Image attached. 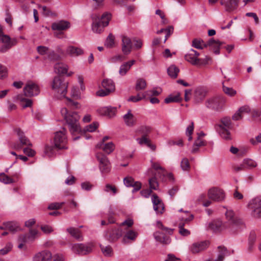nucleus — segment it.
Instances as JSON below:
<instances>
[{
	"mask_svg": "<svg viewBox=\"0 0 261 261\" xmlns=\"http://www.w3.org/2000/svg\"><path fill=\"white\" fill-rule=\"evenodd\" d=\"M61 114L72 135L81 132L79 123L80 117L76 112L69 111L67 108H63L61 110Z\"/></svg>",
	"mask_w": 261,
	"mask_h": 261,
	"instance_id": "nucleus-1",
	"label": "nucleus"
},
{
	"mask_svg": "<svg viewBox=\"0 0 261 261\" xmlns=\"http://www.w3.org/2000/svg\"><path fill=\"white\" fill-rule=\"evenodd\" d=\"M225 217L227 222L225 223L227 225V230L230 232H237L243 225L242 220L238 218L234 212L231 210L226 211Z\"/></svg>",
	"mask_w": 261,
	"mask_h": 261,
	"instance_id": "nucleus-2",
	"label": "nucleus"
},
{
	"mask_svg": "<svg viewBox=\"0 0 261 261\" xmlns=\"http://www.w3.org/2000/svg\"><path fill=\"white\" fill-rule=\"evenodd\" d=\"M67 131L63 128L61 130L55 133L54 138V146L47 147L46 151L49 154V152L53 151L55 148L58 149H67V139L66 135Z\"/></svg>",
	"mask_w": 261,
	"mask_h": 261,
	"instance_id": "nucleus-3",
	"label": "nucleus"
},
{
	"mask_svg": "<svg viewBox=\"0 0 261 261\" xmlns=\"http://www.w3.org/2000/svg\"><path fill=\"white\" fill-rule=\"evenodd\" d=\"M68 83L64 78L60 76H56L51 83L52 89L59 98L65 97L67 93Z\"/></svg>",
	"mask_w": 261,
	"mask_h": 261,
	"instance_id": "nucleus-4",
	"label": "nucleus"
},
{
	"mask_svg": "<svg viewBox=\"0 0 261 261\" xmlns=\"http://www.w3.org/2000/svg\"><path fill=\"white\" fill-rule=\"evenodd\" d=\"M0 43L3 44L0 47V52L4 53L8 51L13 46L16 45L17 40L16 38H11L9 35L5 34L2 26L0 25Z\"/></svg>",
	"mask_w": 261,
	"mask_h": 261,
	"instance_id": "nucleus-5",
	"label": "nucleus"
},
{
	"mask_svg": "<svg viewBox=\"0 0 261 261\" xmlns=\"http://www.w3.org/2000/svg\"><path fill=\"white\" fill-rule=\"evenodd\" d=\"M111 18V14L109 13H104L100 19L95 20L92 24V29L94 33L99 34L103 30V28L109 24Z\"/></svg>",
	"mask_w": 261,
	"mask_h": 261,
	"instance_id": "nucleus-6",
	"label": "nucleus"
},
{
	"mask_svg": "<svg viewBox=\"0 0 261 261\" xmlns=\"http://www.w3.org/2000/svg\"><path fill=\"white\" fill-rule=\"evenodd\" d=\"M226 102L222 96H217L208 99L205 103V106L209 109L216 111L221 110Z\"/></svg>",
	"mask_w": 261,
	"mask_h": 261,
	"instance_id": "nucleus-7",
	"label": "nucleus"
},
{
	"mask_svg": "<svg viewBox=\"0 0 261 261\" xmlns=\"http://www.w3.org/2000/svg\"><path fill=\"white\" fill-rule=\"evenodd\" d=\"M101 85L104 89H101L96 92V95L98 96L103 97L108 95L115 90V84L111 80H103Z\"/></svg>",
	"mask_w": 261,
	"mask_h": 261,
	"instance_id": "nucleus-8",
	"label": "nucleus"
},
{
	"mask_svg": "<svg viewBox=\"0 0 261 261\" xmlns=\"http://www.w3.org/2000/svg\"><path fill=\"white\" fill-rule=\"evenodd\" d=\"M249 206L251 210V215L254 218H261V197L252 199L249 202Z\"/></svg>",
	"mask_w": 261,
	"mask_h": 261,
	"instance_id": "nucleus-9",
	"label": "nucleus"
},
{
	"mask_svg": "<svg viewBox=\"0 0 261 261\" xmlns=\"http://www.w3.org/2000/svg\"><path fill=\"white\" fill-rule=\"evenodd\" d=\"M123 231L120 226L108 230L105 234V238L110 242H115L123 235Z\"/></svg>",
	"mask_w": 261,
	"mask_h": 261,
	"instance_id": "nucleus-10",
	"label": "nucleus"
},
{
	"mask_svg": "<svg viewBox=\"0 0 261 261\" xmlns=\"http://www.w3.org/2000/svg\"><path fill=\"white\" fill-rule=\"evenodd\" d=\"M96 158L99 162V167L102 173H107L111 169L110 163L108 158L102 153H97Z\"/></svg>",
	"mask_w": 261,
	"mask_h": 261,
	"instance_id": "nucleus-11",
	"label": "nucleus"
},
{
	"mask_svg": "<svg viewBox=\"0 0 261 261\" xmlns=\"http://www.w3.org/2000/svg\"><path fill=\"white\" fill-rule=\"evenodd\" d=\"M207 195L209 199L217 202L222 201L225 199L224 191L216 187L210 189L208 191Z\"/></svg>",
	"mask_w": 261,
	"mask_h": 261,
	"instance_id": "nucleus-12",
	"label": "nucleus"
},
{
	"mask_svg": "<svg viewBox=\"0 0 261 261\" xmlns=\"http://www.w3.org/2000/svg\"><path fill=\"white\" fill-rule=\"evenodd\" d=\"M93 245L91 244H74L72 246V250L74 253L80 255H85L91 252Z\"/></svg>",
	"mask_w": 261,
	"mask_h": 261,
	"instance_id": "nucleus-13",
	"label": "nucleus"
},
{
	"mask_svg": "<svg viewBox=\"0 0 261 261\" xmlns=\"http://www.w3.org/2000/svg\"><path fill=\"white\" fill-rule=\"evenodd\" d=\"M23 92L25 96L32 97L37 95L40 90L37 84L32 82H28L23 88Z\"/></svg>",
	"mask_w": 261,
	"mask_h": 261,
	"instance_id": "nucleus-14",
	"label": "nucleus"
},
{
	"mask_svg": "<svg viewBox=\"0 0 261 261\" xmlns=\"http://www.w3.org/2000/svg\"><path fill=\"white\" fill-rule=\"evenodd\" d=\"M209 242L206 241L193 243L189 247L192 254H198L205 250L208 246Z\"/></svg>",
	"mask_w": 261,
	"mask_h": 261,
	"instance_id": "nucleus-15",
	"label": "nucleus"
},
{
	"mask_svg": "<svg viewBox=\"0 0 261 261\" xmlns=\"http://www.w3.org/2000/svg\"><path fill=\"white\" fill-rule=\"evenodd\" d=\"M63 56H65V53L60 45L56 47V51L52 50L47 53V58L51 61H60Z\"/></svg>",
	"mask_w": 261,
	"mask_h": 261,
	"instance_id": "nucleus-16",
	"label": "nucleus"
},
{
	"mask_svg": "<svg viewBox=\"0 0 261 261\" xmlns=\"http://www.w3.org/2000/svg\"><path fill=\"white\" fill-rule=\"evenodd\" d=\"M122 51L124 55H129L133 48V43L130 38L126 36L122 35Z\"/></svg>",
	"mask_w": 261,
	"mask_h": 261,
	"instance_id": "nucleus-17",
	"label": "nucleus"
},
{
	"mask_svg": "<svg viewBox=\"0 0 261 261\" xmlns=\"http://www.w3.org/2000/svg\"><path fill=\"white\" fill-rule=\"evenodd\" d=\"M84 51L83 48L80 47L68 45L66 49V54L71 57H77L84 54Z\"/></svg>",
	"mask_w": 261,
	"mask_h": 261,
	"instance_id": "nucleus-18",
	"label": "nucleus"
},
{
	"mask_svg": "<svg viewBox=\"0 0 261 261\" xmlns=\"http://www.w3.org/2000/svg\"><path fill=\"white\" fill-rule=\"evenodd\" d=\"M97 112L101 115L112 118L116 115L117 108L111 106L105 107L98 109Z\"/></svg>",
	"mask_w": 261,
	"mask_h": 261,
	"instance_id": "nucleus-19",
	"label": "nucleus"
},
{
	"mask_svg": "<svg viewBox=\"0 0 261 261\" xmlns=\"http://www.w3.org/2000/svg\"><path fill=\"white\" fill-rule=\"evenodd\" d=\"M208 227L214 231H220L227 229V225H226L225 223H223L219 219L215 220L210 223Z\"/></svg>",
	"mask_w": 261,
	"mask_h": 261,
	"instance_id": "nucleus-20",
	"label": "nucleus"
},
{
	"mask_svg": "<svg viewBox=\"0 0 261 261\" xmlns=\"http://www.w3.org/2000/svg\"><path fill=\"white\" fill-rule=\"evenodd\" d=\"M207 93L206 90L202 87L196 88L194 91V99L196 103H199L202 101Z\"/></svg>",
	"mask_w": 261,
	"mask_h": 261,
	"instance_id": "nucleus-21",
	"label": "nucleus"
},
{
	"mask_svg": "<svg viewBox=\"0 0 261 261\" xmlns=\"http://www.w3.org/2000/svg\"><path fill=\"white\" fill-rule=\"evenodd\" d=\"M51 257V253L45 250L36 254L33 257V261H48Z\"/></svg>",
	"mask_w": 261,
	"mask_h": 261,
	"instance_id": "nucleus-22",
	"label": "nucleus"
},
{
	"mask_svg": "<svg viewBox=\"0 0 261 261\" xmlns=\"http://www.w3.org/2000/svg\"><path fill=\"white\" fill-rule=\"evenodd\" d=\"M239 1L227 0L225 1V0H221L220 3L222 5L224 6L226 11L230 12L237 8Z\"/></svg>",
	"mask_w": 261,
	"mask_h": 261,
	"instance_id": "nucleus-23",
	"label": "nucleus"
},
{
	"mask_svg": "<svg viewBox=\"0 0 261 261\" xmlns=\"http://www.w3.org/2000/svg\"><path fill=\"white\" fill-rule=\"evenodd\" d=\"M70 28V23L67 21L61 20L54 22L51 25V29L55 31H64Z\"/></svg>",
	"mask_w": 261,
	"mask_h": 261,
	"instance_id": "nucleus-24",
	"label": "nucleus"
},
{
	"mask_svg": "<svg viewBox=\"0 0 261 261\" xmlns=\"http://www.w3.org/2000/svg\"><path fill=\"white\" fill-rule=\"evenodd\" d=\"M155 240L163 244L168 245L171 242V239L169 237L165 235L161 232H155L153 234Z\"/></svg>",
	"mask_w": 261,
	"mask_h": 261,
	"instance_id": "nucleus-25",
	"label": "nucleus"
},
{
	"mask_svg": "<svg viewBox=\"0 0 261 261\" xmlns=\"http://www.w3.org/2000/svg\"><path fill=\"white\" fill-rule=\"evenodd\" d=\"M250 112V108L247 106H244L239 108L238 111L232 116V119L233 120H239L243 117L245 113H248Z\"/></svg>",
	"mask_w": 261,
	"mask_h": 261,
	"instance_id": "nucleus-26",
	"label": "nucleus"
},
{
	"mask_svg": "<svg viewBox=\"0 0 261 261\" xmlns=\"http://www.w3.org/2000/svg\"><path fill=\"white\" fill-rule=\"evenodd\" d=\"M68 66L63 62H58L55 64V71L59 74H66L68 69Z\"/></svg>",
	"mask_w": 261,
	"mask_h": 261,
	"instance_id": "nucleus-27",
	"label": "nucleus"
},
{
	"mask_svg": "<svg viewBox=\"0 0 261 261\" xmlns=\"http://www.w3.org/2000/svg\"><path fill=\"white\" fill-rule=\"evenodd\" d=\"M136 61L134 60L124 63L122 64L119 70V73L121 76L125 75L128 71L130 69L131 67L135 63Z\"/></svg>",
	"mask_w": 261,
	"mask_h": 261,
	"instance_id": "nucleus-28",
	"label": "nucleus"
},
{
	"mask_svg": "<svg viewBox=\"0 0 261 261\" xmlns=\"http://www.w3.org/2000/svg\"><path fill=\"white\" fill-rule=\"evenodd\" d=\"M123 119L125 124L128 126H133L136 123V118L129 110L127 113L123 115Z\"/></svg>",
	"mask_w": 261,
	"mask_h": 261,
	"instance_id": "nucleus-29",
	"label": "nucleus"
},
{
	"mask_svg": "<svg viewBox=\"0 0 261 261\" xmlns=\"http://www.w3.org/2000/svg\"><path fill=\"white\" fill-rule=\"evenodd\" d=\"M15 132L18 136V139L22 145L32 146L30 140L24 136V133L20 128H16Z\"/></svg>",
	"mask_w": 261,
	"mask_h": 261,
	"instance_id": "nucleus-30",
	"label": "nucleus"
},
{
	"mask_svg": "<svg viewBox=\"0 0 261 261\" xmlns=\"http://www.w3.org/2000/svg\"><path fill=\"white\" fill-rule=\"evenodd\" d=\"M96 146L97 148H101L108 154H110L113 152L115 148L114 144L112 142L106 144L99 143L97 144Z\"/></svg>",
	"mask_w": 261,
	"mask_h": 261,
	"instance_id": "nucleus-31",
	"label": "nucleus"
},
{
	"mask_svg": "<svg viewBox=\"0 0 261 261\" xmlns=\"http://www.w3.org/2000/svg\"><path fill=\"white\" fill-rule=\"evenodd\" d=\"M138 235V234L136 231L133 230H129L127 231L126 233L123 236L122 242V243L125 244L127 242V240L134 241L136 239Z\"/></svg>",
	"mask_w": 261,
	"mask_h": 261,
	"instance_id": "nucleus-32",
	"label": "nucleus"
},
{
	"mask_svg": "<svg viewBox=\"0 0 261 261\" xmlns=\"http://www.w3.org/2000/svg\"><path fill=\"white\" fill-rule=\"evenodd\" d=\"M219 254L217 258L214 261H223L225 257L228 255L229 253L226 247L219 246L218 247Z\"/></svg>",
	"mask_w": 261,
	"mask_h": 261,
	"instance_id": "nucleus-33",
	"label": "nucleus"
},
{
	"mask_svg": "<svg viewBox=\"0 0 261 261\" xmlns=\"http://www.w3.org/2000/svg\"><path fill=\"white\" fill-rule=\"evenodd\" d=\"M206 142L200 138V136L197 137V139L195 141L193 144L192 149L191 150L192 153H195L198 151L199 147L205 146Z\"/></svg>",
	"mask_w": 261,
	"mask_h": 261,
	"instance_id": "nucleus-34",
	"label": "nucleus"
},
{
	"mask_svg": "<svg viewBox=\"0 0 261 261\" xmlns=\"http://www.w3.org/2000/svg\"><path fill=\"white\" fill-rule=\"evenodd\" d=\"M181 100L180 94L179 93H177L176 94H171L166 97L164 101L166 103L171 102H177Z\"/></svg>",
	"mask_w": 261,
	"mask_h": 261,
	"instance_id": "nucleus-35",
	"label": "nucleus"
},
{
	"mask_svg": "<svg viewBox=\"0 0 261 261\" xmlns=\"http://www.w3.org/2000/svg\"><path fill=\"white\" fill-rule=\"evenodd\" d=\"M179 72V68L174 65H170L167 69L168 75L172 78L175 79L177 77Z\"/></svg>",
	"mask_w": 261,
	"mask_h": 261,
	"instance_id": "nucleus-36",
	"label": "nucleus"
},
{
	"mask_svg": "<svg viewBox=\"0 0 261 261\" xmlns=\"http://www.w3.org/2000/svg\"><path fill=\"white\" fill-rule=\"evenodd\" d=\"M67 231L75 239L79 241L82 240V236L81 231L77 228L69 227L67 229Z\"/></svg>",
	"mask_w": 261,
	"mask_h": 261,
	"instance_id": "nucleus-37",
	"label": "nucleus"
},
{
	"mask_svg": "<svg viewBox=\"0 0 261 261\" xmlns=\"http://www.w3.org/2000/svg\"><path fill=\"white\" fill-rule=\"evenodd\" d=\"M185 59L186 61L191 63L192 65H197L200 60L199 59L194 56L193 53L189 51L185 56Z\"/></svg>",
	"mask_w": 261,
	"mask_h": 261,
	"instance_id": "nucleus-38",
	"label": "nucleus"
},
{
	"mask_svg": "<svg viewBox=\"0 0 261 261\" xmlns=\"http://www.w3.org/2000/svg\"><path fill=\"white\" fill-rule=\"evenodd\" d=\"M151 132V128L149 126L142 125L140 126L137 129V132L142 135V136L147 137Z\"/></svg>",
	"mask_w": 261,
	"mask_h": 261,
	"instance_id": "nucleus-39",
	"label": "nucleus"
},
{
	"mask_svg": "<svg viewBox=\"0 0 261 261\" xmlns=\"http://www.w3.org/2000/svg\"><path fill=\"white\" fill-rule=\"evenodd\" d=\"M219 129L227 128L229 129L231 127V120L229 118L224 117L221 120V123L218 125Z\"/></svg>",
	"mask_w": 261,
	"mask_h": 261,
	"instance_id": "nucleus-40",
	"label": "nucleus"
},
{
	"mask_svg": "<svg viewBox=\"0 0 261 261\" xmlns=\"http://www.w3.org/2000/svg\"><path fill=\"white\" fill-rule=\"evenodd\" d=\"M146 87V82L143 79H139L137 80L135 86V89L138 91L140 90H144Z\"/></svg>",
	"mask_w": 261,
	"mask_h": 261,
	"instance_id": "nucleus-41",
	"label": "nucleus"
},
{
	"mask_svg": "<svg viewBox=\"0 0 261 261\" xmlns=\"http://www.w3.org/2000/svg\"><path fill=\"white\" fill-rule=\"evenodd\" d=\"M243 162L246 169H251L257 166L256 162L250 159H245Z\"/></svg>",
	"mask_w": 261,
	"mask_h": 261,
	"instance_id": "nucleus-42",
	"label": "nucleus"
},
{
	"mask_svg": "<svg viewBox=\"0 0 261 261\" xmlns=\"http://www.w3.org/2000/svg\"><path fill=\"white\" fill-rule=\"evenodd\" d=\"M0 181L5 184H12L14 182L12 178L10 177L4 173H0Z\"/></svg>",
	"mask_w": 261,
	"mask_h": 261,
	"instance_id": "nucleus-43",
	"label": "nucleus"
},
{
	"mask_svg": "<svg viewBox=\"0 0 261 261\" xmlns=\"http://www.w3.org/2000/svg\"><path fill=\"white\" fill-rule=\"evenodd\" d=\"M151 167L153 169H154L155 170H160V171L159 172V174L163 175V176L165 175L166 170L160 165L159 163L153 162L152 161H151Z\"/></svg>",
	"mask_w": 261,
	"mask_h": 261,
	"instance_id": "nucleus-44",
	"label": "nucleus"
},
{
	"mask_svg": "<svg viewBox=\"0 0 261 261\" xmlns=\"http://www.w3.org/2000/svg\"><path fill=\"white\" fill-rule=\"evenodd\" d=\"M115 37L112 34H110L107 37L105 45L108 48H112L114 46L115 44Z\"/></svg>",
	"mask_w": 261,
	"mask_h": 261,
	"instance_id": "nucleus-45",
	"label": "nucleus"
},
{
	"mask_svg": "<svg viewBox=\"0 0 261 261\" xmlns=\"http://www.w3.org/2000/svg\"><path fill=\"white\" fill-rule=\"evenodd\" d=\"M125 59L124 55L117 54L110 58V61L113 63H120Z\"/></svg>",
	"mask_w": 261,
	"mask_h": 261,
	"instance_id": "nucleus-46",
	"label": "nucleus"
},
{
	"mask_svg": "<svg viewBox=\"0 0 261 261\" xmlns=\"http://www.w3.org/2000/svg\"><path fill=\"white\" fill-rule=\"evenodd\" d=\"M146 97V94L144 93H138L136 96H132L128 99V101L137 102Z\"/></svg>",
	"mask_w": 261,
	"mask_h": 261,
	"instance_id": "nucleus-47",
	"label": "nucleus"
},
{
	"mask_svg": "<svg viewBox=\"0 0 261 261\" xmlns=\"http://www.w3.org/2000/svg\"><path fill=\"white\" fill-rule=\"evenodd\" d=\"M185 223L182 222H180L178 223L179 232L183 236H188L190 234V232L187 229H185L184 227Z\"/></svg>",
	"mask_w": 261,
	"mask_h": 261,
	"instance_id": "nucleus-48",
	"label": "nucleus"
},
{
	"mask_svg": "<svg viewBox=\"0 0 261 261\" xmlns=\"http://www.w3.org/2000/svg\"><path fill=\"white\" fill-rule=\"evenodd\" d=\"M228 129H229L227 128H222L218 129L219 133L221 136L226 140H229L230 139V134Z\"/></svg>",
	"mask_w": 261,
	"mask_h": 261,
	"instance_id": "nucleus-49",
	"label": "nucleus"
},
{
	"mask_svg": "<svg viewBox=\"0 0 261 261\" xmlns=\"http://www.w3.org/2000/svg\"><path fill=\"white\" fill-rule=\"evenodd\" d=\"M202 43H203L202 39H194L192 41V46L197 49H202L203 47Z\"/></svg>",
	"mask_w": 261,
	"mask_h": 261,
	"instance_id": "nucleus-50",
	"label": "nucleus"
},
{
	"mask_svg": "<svg viewBox=\"0 0 261 261\" xmlns=\"http://www.w3.org/2000/svg\"><path fill=\"white\" fill-rule=\"evenodd\" d=\"M104 191L107 193L111 192L113 195L116 194L117 192V190L116 187L109 184L105 186Z\"/></svg>",
	"mask_w": 261,
	"mask_h": 261,
	"instance_id": "nucleus-51",
	"label": "nucleus"
},
{
	"mask_svg": "<svg viewBox=\"0 0 261 261\" xmlns=\"http://www.w3.org/2000/svg\"><path fill=\"white\" fill-rule=\"evenodd\" d=\"M215 43L213 45H211L210 47L214 50L215 54L218 55L220 54V46L221 43L218 40H214Z\"/></svg>",
	"mask_w": 261,
	"mask_h": 261,
	"instance_id": "nucleus-52",
	"label": "nucleus"
},
{
	"mask_svg": "<svg viewBox=\"0 0 261 261\" xmlns=\"http://www.w3.org/2000/svg\"><path fill=\"white\" fill-rule=\"evenodd\" d=\"M180 167L184 171H188L190 168L189 160L187 158H184L180 163Z\"/></svg>",
	"mask_w": 261,
	"mask_h": 261,
	"instance_id": "nucleus-53",
	"label": "nucleus"
},
{
	"mask_svg": "<svg viewBox=\"0 0 261 261\" xmlns=\"http://www.w3.org/2000/svg\"><path fill=\"white\" fill-rule=\"evenodd\" d=\"M67 100V105L69 108L73 109H77L80 108V105L77 102L74 101L69 98H66Z\"/></svg>",
	"mask_w": 261,
	"mask_h": 261,
	"instance_id": "nucleus-54",
	"label": "nucleus"
},
{
	"mask_svg": "<svg viewBox=\"0 0 261 261\" xmlns=\"http://www.w3.org/2000/svg\"><path fill=\"white\" fill-rule=\"evenodd\" d=\"M8 75V70L7 67L0 63V79H4Z\"/></svg>",
	"mask_w": 261,
	"mask_h": 261,
	"instance_id": "nucleus-55",
	"label": "nucleus"
},
{
	"mask_svg": "<svg viewBox=\"0 0 261 261\" xmlns=\"http://www.w3.org/2000/svg\"><path fill=\"white\" fill-rule=\"evenodd\" d=\"M97 122H93L92 123L86 126L84 128V131L93 132H94L98 127Z\"/></svg>",
	"mask_w": 261,
	"mask_h": 261,
	"instance_id": "nucleus-56",
	"label": "nucleus"
},
{
	"mask_svg": "<svg viewBox=\"0 0 261 261\" xmlns=\"http://www.w3.org/2000/svg\"><path fill=\"white\" fill-rule=\"evenodd\" d=\"M223 90L225 94H226L227 95H228L230 96H233L237 93V91L231 88H229V87H227L225 86H223Z\"/></svg>",
	"mask_w": 261,
	"mask_h": 261,
	"instance_id": "nucleus-57",
	"label": "nucleus"
},
{
	"mask_svg": "<svg viewBox=\"0 0 261 261\" xmlns=\"http://www.w3.org/2000/svg\"><path fill=\"white\" fill-rule=\"evenodd\" d=\"M150 188L153 190H156L158 187V182L155 177H152L149 180Z\"/></svg>",
	"mask_w": 261,
	"mask_h": 261,
	"instance_id": "nucleus-58",
	"label": "nucleus"
},
{
	"mask_svg": "<svg viewBox=\"0 0 261 261\" xmlns=\"http://www.w3.org/2000/svg\"><path fill=\"white\" fill-rule=\"evenodd\" d=\"M101 250L102 253L106 256H110L112 252V248L111 246H108L106 247H104L103 246L100 245Z\"/></svg>",
	"mask_w": 261,
	"mask_h": 261,
	"instance_id": "nucleus-59",
	"label": "nucleus"
},
{
	"mask_svg": "<svg viewBox=\"0 0 261 261\" xmlns=\"http://www.w3.org/2000/svg\"><path fill=\"white\" fill-rule=\"evenodd\" d=\"M21 102V106L23 108L30 107L32 106V101L31 99L22 98L20 99Z\"/></svg>",
	"mask_w": 261,
	"mask_h": 261,
	"instance_id": "nucleus-60",
	"label": "nucleus"
},
{
	"mask_svg": "<svg viewBox=\"0 0 261 261\" xmlns=\"http://www.w3.org/2000/svg\"><path fill=\"white\" fill-rule=\"evenodd\" d=\"M40 228L41 230L46 234H49L54 231L53 228L47 225H41Z\"/></svg>",
	"mask_w": 261,
	"mask_h": 261,
	"instance_id": "nucleus-61",
	"label": "nucleus"
},
{
	"mask_svg": "<svg viewBox=\"0 0 261 261\" xmlns=\"http://www.w3.org/2000/svg\"><path fill=\"white\" fill-rule=\"evenodd\" d=\"M64 203V202L52 203L49 205L48 208L49 210H58L61 208Z\"/></svg>",
	"mask_w": 261,
	"mask_h": 261,
	"instance_id": "nucleus-62",
	"label": "nucleus"
},
{
	"mask_svg": "<svg viewBox=\"0 0 261 261\" xmlns=\"http://www.w3.org/2000/svg\"><path fill=\"white\" fill-rule=\"evenodd\" d=\"M12 248V245L10 243H8L4 248L0 249V254H6L11 250Z\"/></svg>",
	"mask_w": 261,
	"mask_h": 261,
	"instance_id": "nucleus-63",
	"label": "nucleus"
},
{
	"mask_svg": "<svg viewBox=\"0 0 261 261\" xmlns=\"http://www.w3.org/2000/svg\"><path fill=\"white\" fill-rule=\"evenodd\" d=\"M48 50V47L45 46H39L37 47V51L41 55H47Z\"/></svg>",
	"mask_w": 261,
	"mask_h": 261,
	"instance_id": "nucleus-64",
	"label": "nucleus"
}]
</instances>
